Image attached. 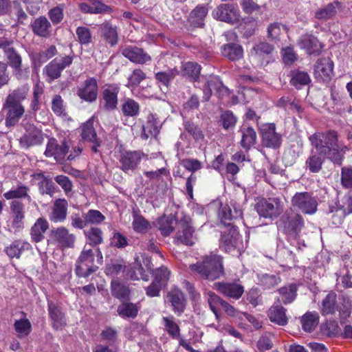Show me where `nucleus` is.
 Listing matches in <instances>:
<instances>
[{"instance_id": "8", "label": "nucleus", "mask_w": 352, "mask_h": 352, "mask_svg": "<svg viewBox=\"0 0 352 352\" xmlns=\"http://www.w3.org/2000/svg\"><path fill=\"white\" fill-rule=\"evenodd\" d=\"M283 211L280 201L277 198L269 199L259 202L257 205V212L260 216L274 219L277 217Z\"/></svg>"}, {"instance_id": "46", "label": "nucleus", "mask_w": 352, "mask_h": 352, "mask_svg": "<svg viewBox=\"0 0 352 352\" xmlns=\"http://www.w3.org/2000/svg\"><path fill=\"white\" fill-rule=\"evenodd\" d=\"M241 132L242 134L241 144L243 148L248 149L256 142V132L252 127H243Z\"/></svg>"}, {"instance_id": "19", "label": "nucleus", "mask_w": 352, "mask_h": 352, "mask_svg": "<svg viewBox=\"0 0 352 352\" xmlns=\"http://www.w3.org/2000/svg\"><path fill=\"white\" fill-rule=\"evenodd\" d=\"M93 123V120L89 119L82 125L81 136L83 140L92 143L91 151L96 153L98 147L100 146V141L97 138Z\"/></svg>"}, {"instance_id": "53", "label": "nucleus", "mask_w": 352, "mask_h": 352, "mask_svg": "<svg viewBox=\"0 0 352 352\" xmlns=\"http://www.w3.org/2000/svg\"><path fill=\"white\" fill-rule=\"evenodd\" d=\"M155 78L160 84V89L166 93L168 91L170 82L175 78V74L172 71L168 72H157L155 74Z\"/></svg>"}, {"instance_id": "57", "label": "nucleus", "mask_w": 352, "mask_h": 352, "mask_svg": "<svg viewBox=\"0 0 352 352\" xmlns=\"http://www.w3.org/2000/svg\"><path fill=\"white\" fill-rule=\"evenodd\" d=\"M100 337L103 341H105L112 345L117 342L118 331L115 328L106 327L103 330H102Z\"/></svg>"}, {"instance_id": "54", "label": "nucleus", "mask_w": 352, "mask_h": 352, "mask_svg": "<svg viewBox=\"0 0 352 352\" xmlns=\"http://www.w3.org/2000/svg\"><path fill=\"white\" fill-rule=\"evenodd\" d=\"M28 91V89L26 87L17 88L7 96L6 101L16 104H21V101L26 98Z\"/></svg>"}, {"instance_id": "51", "label": "nucleus", "mask_w": 352, "mask_h": 352, "mask_svg": "<svg viewBox=\"0 0 352 352\" xmlns=\"http://www.w3.org/2000/svg\"><path fill=\"white\" fill-rule=\"evenodd\" d=\"M88 243L91 245H96L102 243V232L96 227H92L90 229L84 232Z\"/></svg>"}, {"instance_id": "59", "label": "nucleus", "mask_w": 352, "mask_h": 352, "mask_svg": "<svg viewBox=\"0 0 352 352\" xmlns=\"http://www.w3.org/2000/svg\"><path fill=\"white\" fill-rule=\"evenodd\" d=\"M134 230L139 233L146 232L150 228V223L141 215L135 214L132 223Z\"/></svg>"}, {"instance_id": "38", "label": "nucleus", "mask_w": 352, "mask_h": 352, "mask_svg": "<svg viewBox=\"0 0 352 352\" xmlns=\"http://www.w3.org/2000/svg\"><path fill=\"white\" fill-rule=\"evenodd\" d=\"M297 286L296 284H290L288 286H285L278 289L280 294L279 301L284 304L292 302L296 296Z\"/></svg>"}, {"instance_id": "55", "label": "nucleus", "mask_w": 352, "mask_h": 352, "mask_svg": "<svg viewBox=\"0 0 352 352\" xmlns=\"http://www.w3.org/2000/svg\"><path fill=\"white\" fill-rule=\"evenodd\" d=\"M311 81L310 77L307 72L297 71L293 74L291 83L296 88L309 84Z\"/></svg>"}, {"instance_id": "28", "label": "nucleus", "mask_w": 352, "mask_h": 352, "mask_svg": "<svg viewBox=\"0 0 352 352\" xmlns=\"http://www.w3.org/2000/svg\"><path fill=\"white\" fill-rule=\"evenodd\" d=\"M33 32L41 37H47L51 34V24L45 16L36 19L32 23Z\"/></svg>"}, {"instance_id": "9", "label": "nucleus", "mask_w": 352, "mask_h": 352, "mask_svg": "<svg viewBox=\"0 0 352 352\" xmlns=\"http://www.w3.org/2000/svg\"><path fill=\"white\" fill-rule=\"evenodd\" d=\"M69 146L66 142H63L58 144L56 140L51 138L47 144L45 155L47 157H53L56 162L63 163L65 160V156L69 151Z\"/></svg>"}, {"instance_id": "33", "label": "nucleus", "mask_w": 352, "mask_h": 352, "mask_svg": "<svg viewBox=\"0 0 352 352\" xmlns=\"http://www.w3.org/2000/svg\"><path fill=\"white\" fill-rule=\"evenodd\" d=\"M222 54L230 60H236L243 57V50L240 45L228 43L222 46Z\"/></svg>"}, {"instance_id": "11", "label": "nucleus", "mask_w": 352, "mask_h": 352, "mask_svg": "<svg viewBox=\"0 0 352 352\" xmlns=\"http://www.w3.org/2000/svg\"><path fill=\"white\" fill-rule=\"evenodd\" d=\"M262 142L264 146L276 148L281 144V136L276 132L274 123H268L262 126L261 129Z\"/></svg>"}, {"instance_id": "56", "label": "nucleus", "mask_w": 352, "mask_h": 352, "mask_svg": "<svg viewBox=\"0 0 352 352\" xmlns=\"http://www.w3.org/2000/svg\"><path fill=\"white\" fill-rule=\"evenodd\" d=\"M82 217L86 219L87 225L100 224L105 219V217L99 210H89L87 212L84 213Z\"/></svg>"}, {"instance_id": "64", "label": "nucleus", "mask_w": 352, "mask_h": 352, "mask_svg": "<svg viewBox=\"0 0 352 352\" xmlns=\"http://www.w3.org/2000/svg\"><path fill=\"white\" fill-rule=\"evenodd\" d=\"M78 41L82 45H87L91 41V34L89 28L78 27L76 31Z\"/></svg>"}, {"instance_id": "39", "label": "nucleus", "mask_w": 352, "mask_h": 352, "mask_svg": "<svg viewBox=\"0 0 352 352\" xmlns=\"http://www.w3.org/2000/svg\"><path fill=\"white\" fill-rule=\"evenodd\" d=\"M13 326L19 338H25L32 331V324L30 320L25 317L16 320Z\"/></svg>"}, {"instance_id": "21", "label": "nucleus", "mask_w": 352, "mask_h": 352, "mask_svg": "<svg viewBox=\"0 0 352 352\" xmlns=\"http://www.w3.org/2000/svg\"><path fill=\"white\" fill-rule=\"evenodd\" d=\"M299 46L307 51L309 54H318L322 45L316 37L309 34H305L298 41Z\"/></svg>"}, {"instance_id": "48", "label": "nucleus", "mask_w": 352, "mask_h": 352, "mask_svg": "<svg viewBox=\"0 0 352 352\" xmlns=\"http://www.w3.org/2000/svg\"><path fill=\"white\" fill-rule=\"evenodd\" d=\"M219 85H221V80L217 76H209L203 88V100L208 102L212 96V89H216V86Z\"/></svg>"}, {"instance_id": "35", "label": "nucleus", "mask_w": 352, "mask_h": 352, "mask_svg": "<svg viewBox=\"0 0 352 352\" xmlns=\"http://www.w3.org/2000/svg\"><path fill=\"white\" fill-rule=\"evenodd\" d=\"M111 294L120 300H126L129 298L130 290L123 283L113 280L111 283Z\"/></svg>"}, {"instance_id": "63", "label": "nucleus", "mask_w": 352, "mask_h": 352, "mask_svg": "<svg viewBox=\"0 0 352 352\" xmlns=\"http://www.w3.org/2000/svg\"><path fill=\"white\" fill-rule=\"evenodd\" d=\"M350 213H352V195L347 197L344 205L342 206V208H339L337 210V214L339 216V219L338 221H334L335 224L336 226L340 224L346 214Z\"/></svg>"}, {"instance_id": "60", "label": "nucleus", "mask_w": 352, "mask_h": 352, "mask_svg": "<svg viewBox=\"0 0 352 352\" xmlns=\"http://www.w3.org/2000/svg\"><path fill=\"white\" fill-rule=\"evenodd\" d=\"M5 52L10 65L15 69H20L22 62L21 56L12 47L6 49Z\"/></svg>"}, {"instance_id": "31", "label": "nucleus", "mask_w": 352, "mask_h": 352, "mask_svg": "<svg viewBox=\"0 0 352 352\" xmlns=\"http://www.w3.org/2000/svg\"><path fill=\"white\" fill-rule=\"evenodd\" d=\"M10 208L13 212L12 227L16 230L23 227V205L19 201L14 200L11 203Z\"/></svg>"}, {"instance_id": "41", "label": "nucleus", "mask_w": 352, "mask_h": 352, "mask_svg": "<svg viewBox=\"0 0 352 352\" xmlns=\"http://www.w3.org/2000/svg\"><path fill=\"white\" fill-rule=\"evenodd\" d=\"M336 309V294L331 292L322 300L321 312L323 315L332 314Z\"/></svg>"}, {"instance_id": "18", "label": "nucleus", "mask_w": 352, "mask_h": 352, "mask_svg": "<svg viewBox=\"0 0 352 352\" xmlns=\"http://www.w3.org/2000/svg\"><path fill=\"white\" fill-rule=\"evenodd\" d=\"M43 140L41 131L30 125L27 127L25 134L21 138L20 143L23 147H30L41 144Z\"/></svg>"}, {"instance_id": "4", "label": "nucleus", "mask_w": 352, "mask_h": 352, "mask_svg": "<svg viewBox=\"0 0 352 352\" xmlns=\"http://www.w3.org/2000/svg\"><path fill=\"white\" fill-rule=\"evenodd\" d=\"M292 204L305 214H312L317 210L318 203L307 192H296L292 199Z\"/></svg>"}, {"instance_id": "37", "label": "nucleus", "mask_w": 352, "mask_h": 352, "mask_svg": "<svg viewBox=\"0 0 352 352\" xmlns=\"http://www.w3.org/2000/svg\"><path fill=\"white\" fill-rule=\"evenodd\" d=\"M200 70L201 67L197 63L189 61L182 63L181 72L184 76L195 81L199 77Z\"/></svg>"}, {"instance_id": "23", "label": "nucleus", "mask_w": 352, "mask_h": 352, "mask_svg": "<svg viewBox=\"0 0 352 352\" xmlns=\"http://www.w3.org/2000/svg\"><path fill=\"white\" fill-rule=\"evenodd\" d=\"M161 122L158 120L155 114L150 113L147 117V122L143 125V133L142 136L144 139L151 137H156L160 132Z\"/></svg>"}, {"instance_id": "17", "label": "nucleus", "mask_w": 352, "mask_h": 352, "mask_svg": "<svg viewBox=\"0 0 352 352\" xmlns=\"http://www.w3.org/2000/svg\"><path fill=\"white\" fill-rule=\"evenodd\" d=\"M215 288L226 296L239 299L244 292L243 286L238 283H217Z\"/></svg>"}, {"instance_id": "45", "label": "nucleus", "mask_w": 352, "mask_h": 352, "mask_svg": "<svg viewBox=\"0 0 352 352\" xmlns=\"http://www.w3.org/2000/svg\"><path fill=\"white\" fill-rule=\"evenodd\" d=\"M239 234L235 229H230L228 232H225L221 237V241L226 245V250L230 251L234 248L238 243Z\"/></svg>"}, {"instance_id": "14", "label": "nucleus", "mask_w": 352, "mask_h": 352, "mask_svg": "<svg viewBox=\"0 0 352 352\" xmlns=\"http://www.w3.org/2000/svg\"><path fill=\"white\" fill-rule=\"evenodd\" d=\"M333 63L329 58L318 59L314 67V76L320 81H329L333 76Z\"/></svg>"}, {"instance_id": "27", "label": "nucleus", "mask_w": 352, "mask_h": 352, "mask_svg": "<svg viewBox=\"0 0 352 352\" xmlns=\"http://www.w3.org/2000/svg\"><path fill=\"white\" fill-rule=\"evenodd\" d=\"M49 228V223L43 218H38L31 228L30 235L32 240L36 243L44 239V234Z\"/></svg>"}, {"instance_id": "42", "label": "nucleus", "mask_w": 352, "mask_h": 352, "mask_svg": "<svg viewBox=\"0 0 352 352\" xmlns=\"http://www.w3.org/2000/svg\"><path fill=\"white\" fill-rule=\"evenodd\" d=\"M28 191L29 188L27 186L20 184L17 187L12 188L10 190L5 192L3 197L6 199L26 197L29 201H31L32 199L28 194Z\"/></svg>"}, {"instance_id": "20", "label": "nucleus", "mask_w": 352, "mask_h": 352, "mask_svg": "<svg viewBox=\"0 0 352 352\" xmlns=\"http://www.w3.org/2000/svg\"><path fill=\"white\" fill-rule=\"evenodd\" d=\"M179 223L182 229V234L177 238V241H179L186 245H192L195 243V237L193 236L194 230L191 226L190 217L184 215Z\"/></svg>"}, {"instance_id": "58", "label": "nucleus", "mask_w": 352, "mask_h": 352, "mask_svg": "<svg viewBox=\"0 0 352 352\" xmlns=\"http://www.w3.org/2000/svg\"><path fill=\"white\" fill-rule=\"evenodd\" d=\"M208 302L209 304L210 308L214 314L217 318H219V313L218 309L219 307H222L224 300L221 299L219 296H218L216 294L212 292H209L208 293Z\"/></svg>"}, {"instance_id": "34", "label": "nucleus", "mask_w": 352, "mask_h": 352, "mask_svg": "<svg viewBox=\"0 0 352 352\" xmlns=\"http://www.w3.org/2000/svg\"><path fill=\"white\" fill-rule=\"evenodd\" d=\"M48 307L49 314L52 320L53 327L56 329H61L66 324L63 314L52 302H49Z\"/></svg>"}, {"instance_id": "29", "label": "nucleus", "mask_w": 352, "mask_h": 352, "mask_svg": "<svg viewBox=\"0 0 352 352\" xmlns=\"http://www.w3.org/2000/svg\"><path fill=\"white\" fill-rule=\"evenodd\" d=\"M206 6H197L190 14L188 22L194 28H200L204 25V20L208 13Z\"/></svg>"}, {"instance_id": "44", "label": "nucleus", "mask_w": 352, "mask_h": 352, "mask_svg": "<svg viewBox=\"0 0 352 352\" xmlns=\"http://www.w3.org/2000/svg\"><path fill=\"white\" fill-rule=\"evenodd\" d=\"M318 314L316 312H307L301 318L302 329L307 332L312 331L318 324Z\"/></svg>"}, {"instance_id": "5", "label": "nucleus", "mask_w": 352, "mask_h": 352, "mask_svg": "<svg viewBox=\"0 0 352 352\" xmlns=\"http://www.w3.org/2000/svg\"><path fill=\"white\" fill-rule=\"evenodd\" d=\"M94 254L91 249H86L82 251L76 267V273L80 277H87L91 273L96 271L98 267L94 265Z\"/></svg>"}, {"instance_id": "10", "label": "nucleus", "mask_w": 352, "mask_h": 352, "mask_svg": "<svg viewBox=\"0 0 352 352\" xmlns=\"http://www.w3.org/2000/svg\"><path fill=\"white\" fill-rule=\"evenodd\" d=\"M3 111L6 113V125L13 126L16 124L25 112L21 104H16L8 101L4 102Z\"/></svg>"}, {"instance_id": "62", "label": "nucleus", "mask_w": 352, "mask_h": 352, "mask_svg": "<svg viewBox=\"0 0 352 352\" xmlns=\"http://www.w3.org/2000/svg\"><path fill=\"white\" fill-rule=\"evenodd\" d=\"M129 276L133 280H148V275L146 274L143 267L139 263H135L129 272Z\"/></svg>"}, {"instance_id": "61", "label": "nucleus", "mask_w": 352, "mask_h": 352, "mask_svg": "<svg viewBox=\"0 0 352 352\" xmlns=\"http://www.w3.org/2000/svg\"><path fill=\"white\" fill-rule=\"evenodd\" d=\"M102 32L105 39L109 44L114 45L117 43L118 33L116 28L112 27L108 23L104 24L102 27Z\"/></svg>"}, {"instance_id": "43", "label": "nucleus", "mask_w": 352, "mask_h": 352, "mask_svg": "<svg viewBox=\"0 0 352 352\" xmlns=\"http://www.w3.org/2000/svg\"><path fill=\"white\" fill-rule=\"evenodd\" d=\"M146 74L140 69H135L127 77L126 86L133 90L146 79Z\"/></svg>"}, {"instance_id": "22", "label": "nucleus", "mask_w": 352, "mask_h": 352, "mask_svg": "<svg viewBox=\"0 0 352 352\" xmlns=\"http://www.w3.org/2000/svg\"><path fill=\"white\" fill-rule=\"evenodd\" d=\"M119 91L120 88L116 85H108L104 88L102 97L104 102V108L107 110L110 111L116 108Z\"/></svg>"}, {"instance_id": "12", "label": "nucleus", "mask_w": 352, "mask_h": 352, "mask_svg": "<svg viewBox=\"0 0 352 352\" xmlns=\"http://www.w3.org/2000/svg\"><path fill=\"white\" fill-rule=\"evenodd\" d=\"M78 96L82 100L91 102L98 96V83L94 78H87L78 88Z\"/></svg>"}, {"instance_id": "2", "label": "nucleus", "mask_w": 352, "mask_h": 352, "mask_svg": "<svg viewBox=\"0 0 352 352\" xmlns=\"http://www.w3.org/2000/svg\"><path fill=\"white\" fill-rule=\"evenodd\" d=\"M190 268L201 277L212 280L223 274L222 258L213 253L203 256L196 264L191 265Z\"/></svg>"}, {"instance_id": "40", "label": "nucleus", "mask_w": 352, "mask_h": 352, "mask_svg": "<svg viewBox=\"0 0 352 352\" xmlns=\"http://www.w3.org/2000/svg\"><path fill=\"white\" fill-rule=\"evenodd\" d=\"M338 5L339 3L337 1L329 3L326 6L318 10L316 12L315 16L320 20H327L336 14Z\"/></svg>"}, {"instance_id": "3", "label": "nucleus", "mask_w": 352, "mask_h": 352, "mask_svg": "<svg viewBox=\"0 0 352 352\" xmlns=\"http://www.w3.org/2000/svg\"><path fill=\"white\" fill-rule=\"evenodd\" d=\"M73 61V57L65 56L63 57L56 58L48 63L43 68V75L47 78L48 82H51L60 76L61 72L67 67L69 66Z\"/></svg>"}, {"instance_id": "47", "label": "nucleus", "mask_w": 352, "mask_h": 352, "mask_svg": "<svg viewBox=\"0 0 352 352\" xmlns=\"http://www.w3.org/2000/svg\"><path fill=\"white\" fill-rule=\"evenodd\" d=\"M122 111L126 116H137L140 112V105L135 100L126 98L122 104Z\"/></svg>"}, {"instance_id": "52", "label": "nucleus", "mask_w": 352, "mask_h": 352, "mask_svg": "<svg viewBox=\"0 0 352 352\" xmlns=\"http://www.w3.org/2000/svg\"><path fill=\"white\" fill-rule=\"evenodd\" d=\"M153 280L155 283L161 285L164 288L167 285L170 278V271L164 267H161L153 272Z\"/></svg>"}, {"instance_id": "1", "label": "nucleus", "mask_w": 352, "mask_h": 352, "mask_svg": "<svg viewBox=\"0 0 352 352\" xmlns=\"http://www.w3.org/2000/svg\"><path fill=\"white\" fill-rule=\"evenodd\" d=\"M309 141L316 150V152H311L306 162L311 172H319L324 157L334 163L341 164L346 147L338 143L336 131H329L327 133H314L309 137Z\"/></svg>"}, {"instance_id": "24", "label": "nucleus", "mask_w": 352, "mask_h": 352, "mask_svg": "<svg viewBox=\"0 0 352 352\" xmlns=\"http://www.w3.org/2000/svg\"><path fill=\"white\" fill-rule=\"evenodd\" d=\"M67 201L65 199H56L52 209L50 220L54 223L63 222L67 217Z\"/></svg>"}, {"instance_id": "50", "label": "nucleus", "mask_w": 352, "mask_h": 352, "mask_svg": "<svg viewBox=\"0 0 352 352\" xmlns=\"http://www.w3.org/2000/svg\"><path fill=\"white\" fill-rule=\"evenodd\" d=\"M173 217L170 216H163L158 219L156 222V227L160 230L164 236L169 235L173 230L172 226Z\"/></svg>"}, {"instance_id": "15", "label": "nucleus", "mask_w": 352, "mask_h": 352, "mask_svg": "<svg viewBox=\"0 0 352 352\" xmlns=\"http://www.w3.org/2000/svg\"><path fill=\"white\" fill-rule=\"evenodd\" d=\"M122 54L132 63L143 65L151 61V56L142 48L136 46H126L122 50Z\"/></svg>"}, {"instance_id": "13", "label": "nucleus", "mask_w": 352, "mask_h": 352, "mask_svg": "<svg viewBox=\"0 0 352 352\" xmlns=\"http://www.w3.org/2000/svg\"><path fill=\"white\" fill-rule=\"evenodd\" d=\"M285 232L293 236L298 235L303 227V220L301 215L294 214L292 216L284 214L281 218Z\"/></svg>"}, {"instance_id": "30", "label": "nucleus", "mask_w": 352, "mask_h": 352, "mask_svg": "<svg viewBox=\"0 0 352 352\" xmlns=\"http://www.w3.org/2000/svg\"><path fill=\"white\" fill-rule=\"evenodd\" d=\"M286 309L280 305H273L269 310L268 316L271 322L280 326H285L287 323Z\"/></svg>"}, {"instance_id": "7", "label": "nucleus", "mask_w": 352, "mask_h": 352, "mask_svg": "<svg viewBox=\"0 0 352 352\" xmlns=\"http://www.w3.org/2000/svg\"><path fill=\"white\" fill-rule=\"evenodd\" d=\"M52 243L62 248H70L74 246L76 236L63 226L52 229L50 232Z\"/></svg>"}, {"instance_id": "36", "label": "nucleus", "mask_w": 352, "mask_h": 352, "mask_svg": "<svg viewBox=\"0 0 352 352\" xmlns=\"http://www.w3.org/2000/svg\"><path fill=\"white\" fill-rule=\"evenodd\" d=\"M138 311L139 307L136 304L129 302L121 303L117 309L118 315L123 318H134Z\"/></svg>"}, {"instance_id": "26", "label": "nucleus", "mask_w": 352, "mask_h": 352, "mask_svg": "<svg viewBox=\"0 0 352 352\" xmlns=\"http://www.w3.org/2000/svg\"><path fill=\"white\" fill-rule=\"evenodd\" d=\"M143 154L140 152H126L121 155L120 163L123 170H133L141 160Z\"/></svg>"}, {"instance_id": "6", "label": "nucleus", "mask_w": 352, "mask_h": 352, "mask_svg": "<svg viewBox=\"0 0 352 352\" xmlns=\"http://www.w3.org/2000/svg\"><path fill=\"white\" fill-rule=\"evenodd\" d=\"M212 16L217 20L233 24L239 21L240 13L234 5L223 3L212 11Z\"/></svg>"}, {"instance_id": "25", "label": "nucleus", "mask_w": 352, "mask_h": 352, "mask_svg": "<svg viewBox=\"0 0 352 352\" xmlns=\"http://www.w3.org/2000/svg\"><path fill=\"white\" fill-rule=\"evenodd\" d=\"M274 50V47L270 43L262 41L256 43L250 50V54L254 58L262 61L267 58Z\"/></svg>"}, {"instance_id": "49", "label": "nucleus", "mask_w": 352, "mask_h": 352, "mask_svg": "<svg viewBox=\"0 0 352 352\" xmlns=\"http://www.w3.org/2000/svg\"><path fill=\"white\" fill-rule=\"evenodd\" d=\"M280 280V277L278 274H264L258 276L259 284L266 289L275 287Z\"/></svg>"}, {"instance_id": "32", "label": "nucleus", "mask_w": 352, "mask_h": 352, "mask_svg": "<svg viewBox=\"0 0 352 352\" xmlns=\"http://www.w3.org/2000/svg\"><path fill=\"white\" fill-rule=\"evenodd\" d=\"M31 249V245L21 240L13 241L8 247L6 248V254L10 258H19L23 252Z\"/></svg>"}, {"instance_id": "16", "label": "nucleus", "mask_w": 352, "mask_h": 352, "mask_svg": "<svg viewBox=\"0 0 352 352\" xmlns=\"http://www.w3.org/2000/svg\"><path fill=\"white\" fill-rule=\"evenodd\" d=\"M242 214L241 209L236 206L235 204H232L231 206L221 204L218 216L223 225L229 226L231 224L232 219L241 217Z\"/></svg>"}]
</instances>
